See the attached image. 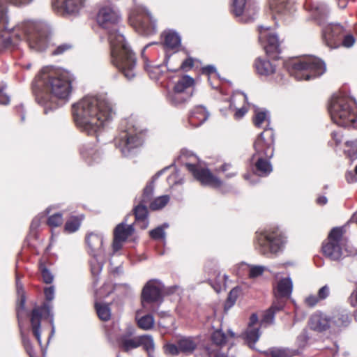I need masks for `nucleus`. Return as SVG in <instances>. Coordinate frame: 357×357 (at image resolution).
<instances>
[{
    "instance_id": "1",
    "label": "nucleus",
    "mask_w": 357,
    "mask_h": 357,
    "mask_svg": "<svg viewBox=\"0 0 357 357\" xmlns=\"http://www.w3.org/2000/svg\"><path fill=\"white\" fill-rule=\"evenodd\" d=\"M121 20L119 9L112 4L102 6L97 14L98 25L107 33L112 63L125 77L132 79L136 74V57L118 29Z\"/></svg>"
},
{
    "instance_id": "2",
    "label": "nucleus",
    "mask_w": 357,
    "mask_h": 357,
    "mask_svg": "<svg viewBox=\"0 0 357 357\" xmlns=\"http://www.w3.org/2000/svg\"><path fill=\"white\" fill-rule=\"evenodd\" d=\"M115 114L114 107L106 94L88 95L73 105L75 125L88 135H96L113 120Z\"/></svg>"
},
{
    "instance_id": "3",
    "label": "nucleus",
    "mask_w": 357,
    "mask_h": 357,
    "mask_svg": "<svg viewBox=\"0 0 357 357\" xmlns=\"http://www.w3.org/2000/svg\"><path fill=\"white\" fill-rule=\"evenodd\" d=\"M73 80V75L63 69L47 66L41 70L36 84L43 91L36 93V100L44 107L45 114L69 100Z\"/></svg>"
},
{
    "instance_id": "4",
    "label": "nucleus",
    "mask_w": 357,
    "mask_h": 357,
    "mask_svg": "<svg viewBox=\"0 0 357 357\" xmlns=\"http://www.w3.org/2000/svg\"><path fill=\"white\" fill-rule=\"evenodd\" d=\"M305 6L310 10L315 20L322 26V36L326 45L331 48L337 47L345 30L340 24H326V20L330 10L323 1L306 0Z\"/></svg>"
},
{
    "instance_id": "5",
    "label": "nucleus",
    "mask_w": 357,
    "mask_h": 357,
    "mask_svg": "<svg viewBox=\"0 0 357 357\" xmlns=\"http://www.w3.org/2000/svg\"><path fill=\"white\" fill-rule=\"evenodd\" d=\"M328 112L333 123L339 126H354L357 119V104L342 93L334 94L328 105Z\"/></svg>"
},
{
    "instance_id": "6",
    "label": "nucleus",
    "mask_w": 357,
    "mask_h": 357,
    "mask_svg": "<svg viewBox=\"0 0 357 357\" xmlns=\"http://www.w3.org/2000/svg\"><path fill=\"white\" fill-rule=\"evenodd\" d=\"M114 145L124 157H130L143 144V135L132 118L124 119L120 126V132L114 138Z\"/></svg>"
},
{
    "instance_id": "7",
    "label": "nucleus",
    "mask_w": 357,
    "mask_h": 357,
    "mask_svg": "<svg viewBox=\"0 0 357 357\" xmlns=\"http://www.w3.org/2000/svg\"><path fill=\"white\" fill-rule=\"evenodd\" d=\"M178 160L186 167L194 178L199 181L202 185L213 188L221 186L222 181L217 176H215L192 152L188 150H182Z\"/></svg>"
},
{
    "instance_id": "8",
    "label": "nucleus",
    "mask_w": 357,
    "mask_h": 357,
    "mask_svg": "<svg viewBox=\"0 0 357 357\" xmlns=\"http://www.w3.org/2000/svg\"><path fill=\"white\" fill-rule=\"evenodd\" d=\"M285 66L289 74L298 80H309L326 71L324 62L314 56L290 61L285 63Z\"/></svg>"
},
{
    "instance_id": "9",
    "label": "nucleus",
    "mask_w": 357,
    "mask_h": 357,
    "mask_svg": "<svg viewBox=\"0 0 357 357\" xmlns=\"http://www.w3.org/2000/svg\"><path fill=\"white\" fill-rule=\"evenodd\" d=\"M119 348L126 353H130L139 347H143L147 353L154 351V342L151 335H135V329L128 326L117 340Z\"/></svg>"
},
{
    "instance_id": "10",
    "label": "nucleus",
    "mask_w": 357,
    "mask_h": 357,
    "mask_svg": "<svg viewBox=\"0 0 357 357\" xmlns=\"http://www.w3.org/2000/svg\"><path fill=\"white\" fill-rule=\"evenodd\" d=\"M285 242L284 236L278 229L256 233L255 248L263 255L278 252Z\"/></svg>"
},
{
    "instance_id": "11",
    "label": "nucleus",
    "mask_w": 357,
    "mask_h": 357,
    "mask_svg": "<svg viewBox=\"0 0 357 357\" xmlns=\"http://www.w3.org/2000/svg\"><path fill=\"white\" fill-rule=\"evenodd\" d=\"M103 242L104 238L100 233L91 232L86 237L88 253L91 257V259L89 261L91 271L94 277L100 275L105 261Z\"/></svg>"
},
{
    "instance_id": "12",
    "label": "nucleus",
    "mask_w": 357,
    "mask_h": 357,
    "mask_svg": "<svg viewBox=\"0 0 357 357\" xmlns=\"http://www.w3.org/2000/svg\"><path fill=\"white\" fill-rule=\"evenodd\" d=\"M130 24L139 33L149 36L156 33V22L142 6L135 3L129 15Z\"/></svg>"
},
{
    "instance_id": "13",
    "label": "nucleus",
    "mask_w": 357,
    "mask_h": 357,
    "mask_svg": "<svg viewBox=\"0 0 357 357\" xmlns=\"http://www.w3.org/2000/svg\"><path fill=\"white\" fill-rule=\"evenodd\" d=\"M347 238L344 236L342 227H334L330 231L327 241L323 243L324 255L333 261L340 260L346 250Z\"/></svg>"
},
{
    "instance_id": "14",
    "label": "nucleus",
    "mask_w": 357,
    "mask_h": 357,
    "mask_svg": "<svg viewBox=\"0 0 357 357\" xmlns=\"http://www.w3.org/2000/svg\"><path fill=\"white\" fill-rule=\"evenodd\" d=\"M162 286L157 280H150L144 287L142 292L143 309L149 312H155L163 302Z\"/></svg>"
},
{
    "instance_id": "15",
    "label": "nucleus",
    "mask_w": 357,
    "mask_h": 357,
    "mask_svg": "<svg viewBox=\"0 0 357 357\" xmlns=\"http://www.w3.org/2000/svg\"><path fill=\"white\" fill-rule=\"evenodd\" d=\"M43 314H44L45 317L50 319V323L52 326L51 333L49 338H51L55 332L52 305L45 303L40 307H35L31 311L30 321L33 334L40 345H41V318Z\"/></svg>"
},
{
    "instance_id": "16",
    "label": "nucleus",
    "mask_w": 357,
    "mask_h": 357,
    "mask_svg": "<svg viewBox=\"0 0 357 357\" xmlns=\"http://www.w3.org/2000/svg\"><path fill=\"white\" fill-rule=\"evenodd\" d=\"M16 286L18 294L20 296V301L17 307V317L18 320V326L20 329V336L22 339V343L30 357H36V354L33 351L31 341L28 337L27 333L25 332L23 324V316L24 311L25 309L26 298L24 294L22 285L20 282L18 275L16 277Z\"/></svg>"
},
{
    "instance_id": "17",
    "label": "nucleus",
    "mask_w": 357,
    "mask_h": 357,
    "mask_svg": "<svg viewBox=\"0 0 357 357\" xmlns=\"http://www.w3.org/2000/svg\"><path fill=\"white\" fill-rule=\"evenodd\" d=\"M274 132L271 128H266L259 135L254 144L255 153L252 160L256 158H271L273 155Z\"/></svg>"
},
{
    "instance_id": "18",
    "label": "nucleus",
    "mask_w": 357,
    "mask_h": 357,
    "mask_svg": "<svg viewBox=\"0 0 357 357\" xmlns=\"http://www.w3.org/2000/svg\"><path fill=\"white\" fill-rule=\"evenodd\" d=\"M153 195V187L147 183L144 189L139 203L134 208L135 222L141 229H144L149 226L147 204L151 202Z\"/></svg>"
},
{
    "instance_id": "19",
    "label": "nucleus",
    "mask_w": 357,
    "mask_h": 357,
    "mask_svg": "<svg viewBox=\"0 0 357 357\" xmlns=\"http://www.w3.org/2000/svg\"><path fill=\"white\" fill-rule=\"evenodd\" d=\"M231 10L241 21L250 22L254 20L258 8L255 3H247L246 0H233Z\"/></svg>"
},
{
    "instance_id": "20",
    "label": "nucleus",
    "mask_w": 357,
    "mask_h": 357,
    "mask_svg": "<svg viewBox=\"0 0 357 357\" xmlns=\"http://www.w3.org/2000/svg\"><path fill=\"white\" fill-rule=\"evenodd\" d=\"M259 40L264 45L267 54L280 52L278 36L276 33L270 31L269 27L259 26Z\"/></svg>"
},
{
    "instance_id": "21",
    "label": "nucleus",
    "mask_w": 357,
    "mask_h": 357,
    "mask_svg": "<svg viewBox=\"0 0 357 357\" xmlns=\"http://www.w3.org/2000/svg\"><path fill=\"white\" fill-rule=\"evenodd\" d=\"M134 232L132 225H126L124 222L119 224L114 231V239L112 243V255L120 250L123 243Z\"/></svg>"
},
{
    "instance_id": "22",
    "label": "nucleus",
    "mask_w": 357,
    "mask_h": 357,
    "mask_svg": "<svg viewBox=\"0 0 357 357\" xmlns=\"http://www.w3.org/2000/svg\"><path fill=\"white\" fill-rule=\"evenodd\" d=\"M85 0H53L55 9H61L68 14L77 13L84 6Z\"/></svg>"
},
{
    "instance_id": "23",
    "label": "nucleus",
    "mask_w": 357,
    "mask_h": 357,
    "mask_svg": "<svg viewBox=\"0 0 357 357\" xmlns=\"http://www.w3.org/2000/svg\"><path fill=\"white\" fill-rule=\"evenodd\" d=\"M309 325L311 329L318 332L325 331L333 327L331 318L322 312L313 314L310 319Z\"/></svg>"
},
{
    "instance_id": "24",
    "label": "nucleus",
    "mask_w": 357,
    "mask_h": 357,
    "mask_svg": "<svg viewBox=\"0 0 357 357\" xmlns=\"http://www.w3.org/2000/svg\"><path fill=\"white\" fill-rule=\"evenodd\" d=\"M209 115V112L204 106L197 105L193 108L189 115V123L192 127H199L208 119Z\"/></svg>"
},
{
    "instance_id": "25",
    "label": "nucleus",
    "mask_w": 357,
    "mask_h": 357,
    "mask_svg": "<svg viewBox=\"0 0 357 357\" xmlns=\"http://www.w3.org/2000/svg\"><path fill=\"white\" fill-rule=\"evenodd\" d=\"M294 0H269V6L273 13L286 15L294 10Z\"/></svg>"
},
{
    "instance_id": "26",
    "label": "nucleus",
    "mask_w": 357,
    "mask_h": 357,
    "mask_svg": "<svg viewBox=\"0 0 357 357\" xmlns=\"http://www.w3.org/2000/svg\"><path fill=\"white\" fill-rule=\"evenodd\" d=\"M293 283L290 278H282L278 282L274 291L275 297L278 298H287L292 292Z\"/></svg>"
},
{
    "instance_id": "27",
    "label": "nucleus",
    "mask_w": 357,
    "mask_h": 357,
    "mask_svg": "<svg viewBox=\"0 0 357 357\" xmlns=\"http://www.w3.org/2000/svg\"><path fill=\"white\" fill-rule=\"evenodd\" d=\"M164 45L167 49L177 50L181 45V36L174 31L169 30L162 33Z\"/></svg>"
},
{
    "instance_id": "28",
    "label": "nucleus",
    "mask_w": 357,
    "mask_h": 357,
    "mask_svg": "<svg viewBox=\"0 0 357 357\" xmlns=\"http://www.w3.org/2000/svg\"><path fill=\"white\" fill-rule=\"evenodd\" d=\"M255 68L257 73L263 76H268L275 72V66L268 60L257 58L255 61Z\"/></svg>"
},
{
    "instance_id": "29",
    "label": "nucleus",
    "mask_w": 357,
    "mask_h": 357,
    "mask_svg": "<svg viewBox=\"0 0 357 357\" xmlns=\"http://www.w3.org/2000/svg\"><path fill=\"white\" fill-rule=\"evenodd\" d=\"M264 354L270 357H294L299 355L298 350H293L289 347H271Z\"/></svg>"
},
{
    "instance_id": "30",
    "label": "nucleus",
    "mask_w": 357,
    "mask_h": 357,
    "mask_svg": "<svg viewBox=\"0 0 357 357\" xmlns=\"http://www.w3.org/2000/svg\"><path fill=\"white\" fill-rule=\"evenodd\" d=\"M270 158L265 157L256 158L255 160V173L259 176H266L273 170L272 166L269 162Z\"/></svg>"
},
{
    "instance_id": "31",
    "label": "nucleus",
    "mask_w": 357,
    "mask_h": 357,
    "mask_svg": "<svg viewBox=\"0 0 357 357\" xmlns=\"http://www.w3.org/2000/svg\"><path fill=\"white\" fill-rule=\"evenodd\" d=\"M193 84L194 79L188 75H184L178 79L172 91L178 93H192L190 90Z\"/></svg>"
},
{
    "instance_id": "32",
    "label": "nucleus",
    "mask_w": 357,
    "mask_h": 357,
    "mask_svg": "<svg viewBox=\"0 0 357 357\" xmlns=\"http://www.w3.org/2000/svg\"><path fill=\"white\" fill-rule=\"evenodd\" d=\"M191 96L192 93H183L171 91L168 93L167 98L170 104L179 106L188 102Z\"/></svg>"
},
{
    "instance_id": "33",
    "label": "nucleus",
    "mask_w": 357,
    "mask_h": 357,
    "mask_svg": "<svg viewBox=\"0 0 357 357\" xmlns=\"http://www.w3.org/2000/svg\"><path fill=\"white\" fill-rule=\"evenodd\" d=\"M105 335L107 341L111 344H117V340L121 335L120 326L118 322H114L112 325L105 326Z\"/></svg>"
},
{
    "instance_id": "34",
    "label": "nucleus",
    "mask_w": 357,
    "mask_h": 357,
    "mask_svg": "<svg viewBox=\"0 0 357 357\" xmlns=\"http://www.w3.org/2000/svg\"><path fill=\"white\" fill-rule=\"evenodd\" d=\"M180 351L186 354H192L197 347V343L191 337H185L177 342Z\"/></svg>"
},
{
    "instance_id": "35",
    "label": "nucleus",
    "mask_w": 357,
    "mask_h": 357,
    "mask_svg": "<svg viewBox=\"0 0 357 357\" xmlns=\"http://www.w3.org/2000/svg\"><path fill=\"white\" fill-rule=\"evenodd\" d=\"M241 266L245 267L244 269L248 271V278L250 279H255L261 276L265 271L267 270V267L261 265H253L246 263H242Z\"/></svg>"
},
{
    "instance_id": "36",
    "label": "nucleus",
    "mask_w": 357,
    "mask_h": 357,
    "mask_svg": "<svg viewBox=\"0 0 357 357\" xmlns=\"http://www.w3.org/2000/svg\"><path fill=\"white\" fill-rule=\"evenodd\" d=\"M80 153L86 160H88L89 163L98 162L100 156V152L92 146L82 148Z\"/></svg>"
},
{
    "instance_id": "37",
    "label": "nucleus",
    "mask_w": 357,
    "mask_h": 357,
    "mask_svg": "<svg viewBox=\"0 0 357 357\" xmlns=\"http://www.w3.org/2000/svg\"><path fill=\"white\" fill-rule=\"evenodd\" d=\"M260 335L258 327L248 328L245 332V341L250 348L254 349V345L259 339Z\"/></svg>"
},
{
    "instance_id": "38",
    "label": "nucleus",
    "mask_w": 357,
    "mask_h": 357,
    "mask_svg": "<svg viewBox=\"0 0 357 357\" xmlns=\"http://www.w3.org/2000/svg\"><path fill=\"white\" fill-rule=\"evenodd\" d=\"M344 153L351 162L357 159V139L348 140L345 142Z\"/></svg>"
},
{
    "instance_id": "39",
    "label": "nucleus",
    "mask_w": 357,
    "mask_h": 357,
    "mask_svg": "<svg viewBox=\"0 0 357 357\" xmlns=\"http://www.w3.org/2000/svg\"><path fill=\"white\" fill-rule=\"evenodd\" d=\"M98 317L102 321H107L111 317V309L109 304L98 303L95 305Z\"/></svg>"
},
{
    "instance_id": "40",
    "label": "nucleus",
    "mask_w": 357,
    "mask_h": 357,
    "mask_svg": "<svg viewBox=\"0 0 357 357\" xmlns=\"http://www.w3.org/2000/svg\"><path fill=\"white\" fill-rule=\"evenodd\" d=\"M332 326L336 327L347 326L349 324V317L347 313H337L331 318Z\"/></svg>"
},
{
    "instance_id": "41",
    "label": "nucleus",
    "mask_w": 357,
    "mask_h": 357,
    "mask_svg": "<svg viewBox=\"0 0 357 357\" xmlns=\"http://www.w3.org/2000/svg\"><path fill=\"white\" fill-rule=\"evenodd\" d=\"M169 201V195H162L155 198L154 200L149 203L151 210H159L165 207Z\"/></svg>"
},
{
    "instance_id": "42",
    "label": "nucleus",
    "mask_w": 357,
    "mask_h": 357,
    "mask_svg": "<svg viewBox=\"0 0 357 357\" xmlns=\"http://www.w3.org/2000/svg\"><path fill=\"white\" fill-rule=\"evenodd\" d=\"M265 121H267V123H268L267 126H268L270 123L269 118L268 116V112L266 110H264V111L256 110L255 113L254 118H253V122H254L255 126L258 128H261L263 123Z\"/></svg>"
},
{
    "instance_id": "43",
    "label": "nucleus",
    "mask_w": 357,
    "mask_h": 357,
    "mask_svg": "<svg viewBox=\"0 0 357 357\" xmlns=\"http://www.w3.org/2000/svg\"><path fill=\"white\" fill-rule=\"evenodd\" d=\"M138 326L144 330H150L153 327L154 318L151 314H146L137 321Z\"/></svg>"
},
{
    "instance_id": "44",
    "label": "nucleus",
    "mask_w": 357,
    "mask_h": 357,
    "mask_svg": "<svg viewBox=\"0 0 357 357\" xmlns=\"http://www.w3.org/2000/svg\"><path fill=\"white\" fill-rule=\"evenodd\" d=\"M211 341L217 346H222L227 342V335L221 329L215 330L211 334Z\"/></svg>"
},
{
    "instance_id": "45",
    "label": "nucleus",
    "mask_w": 357,
    "mask_h": 357,
    "mask_svg": "<svg viewBox=\"0 0 357 357\" xmlns=\"http://www.w3.org/2000/svg\"><path fill=\"white\" fill-rule=\"evenodd\" d=\"M308 341V336L306 334L305 331H303L301 334H299L296 340L295 345L296 347V349H293V350H298L299 351V355L303 352L305 347L307 346Z\"/></svg>"
},
{
    "instance_id": "46",
    "label": "nucleus",
    "mask_w": 357,
    "mask_h": 357,
    "mask_svg": "<svg viewBox=\"0 0 357 357\" xmlns=\"http://www.w3.org/2000/svg\"><path fill=\"white\" fill-rule=\"evenodd\" d=\"M238 292L239 290L237 288H234L230 291L225 305V310H227L234 305L238 296Z\"/></svg>"
},
{
    "instance_id": "47",
    "label": "nucleus",
    "mask_w": 357,
    "mask_h": 357,
    "mask_svg": "<svg viewBox=\"0 0 357 357\" xmlns=\"http://www.w3.org/2000/svg\"><path fill=\"white\" fill-rule=\"evenodd\" d=\"M80 227V222L77 218H72L65 225V230L72 233L76 231Z\"/></svg>"
},
{
    "instance_id": "48",
    "label": "nucleus",
    "mask_w": 357,
    "mask_h": 357,
    "mask_svg": "<svg viewBox=\"0 0 357 357\" xmlns=\"http://www.w3.org/2000/svg\"><path fill=\"white\" fill-rule=\"evenodd\" d=\"M63 223L62 214L60 213H55L49 217L47 225L52 227H56Z\"/></svg>"
},
{
    "instance_id": "49",
    "label": "nucleus",
    "mask_w": 357,
    "mask_h": 357,
    "mask_svg": "<svg viewBox=\"0 0 357 357\" xmlns=\"http://www.w3.org/2000/svg\"><path fill=\"white\" fill-rule=\"evenodd\" d=\"M43 281L47 284L52 282L54 276L52 273L44 266L40 267Z\"/></svg>"
},
{
    "instance_id": "50",
    "label": "nucleus",
    "mask_w": 357,
    "mask_h": 357,
    "mask_svg": "<svg viewBox=\"0 0 357 357\" xmlns=\"http://www.w3.org/2000/svg\"><path fill=\"white\" fill-rule=\"evenodd\" d=\"M160 66L158 65L155 66H147V71L149 74V76L153 79H158L160 77V75L162 71L160 69Z\"/></svg>"
},
{
    "instance_id": "51",
    "label": "nucleus",
    "mask_w": 357,
    "mask_h": 357,
    "mask_svg": "<svg viewBox=\"0 0 357 357\" xmlns=\"http://www.w3.org/2000/svg\"><path fill=\"white\" fill-rule=\"evenodd\" d=\"M165 352L167 355L176 356L178 355L181 351L178 345L174 344H167L165 346Z\"/></svg>"
},
{
    "instance_id": "52",
    "label": "nucleus",
    "mask_w": 357,
    "mask_h": 357,
    "mask_svg": "<svg viewBox=\"0 0 357 357\" xmlns=\"http://www.w3.org/2000/svg\"><path fill=\"white\" fill-rule=\"evenodd\" d=\"M150 236L152 238L155 240L164 238L165 232L164 231L163 227H158L155 229L150 231Z\"/></svg>"
},
{
    "instance_id": "53",
    "label": "nucleus",
    "mask_w": 357,
    "mask_h": 357,
    "mask_svg": "<svg viewBox=\"0 0 357 357\" xmlns=\"http://www.w3.org/2000/svg\"><path fill=\"white\" fill-rule=\"evenodd\" d=\"M236 349L234 346H231L228 349V351L227 354L224 353H215L211 354V357H236Z\"/></svg>"
},
{
    "instance_id": "54",
    "label": "nucleus",
    "mask_w": 357,
    "mask_h": 357,
    "mask_svg": "<svg viewBox=\"0 0 357 357\" xmlns=\"http://www.w3.org/2000/svg\"><path fill=\"white\" fill-rule=\"evenodd\" d=\"M342 45L345 47H351L355 43V38L351 34H344L342 38Z\"/></svg>"
},
{
    "instance_id": "55",
    "label": "nucleus",
    "mask_w": 357,
    "mask_h": 357,
    "mask_svg": "<svg viewBox=\"0 0 357 357\" xmlns=\"http://www.w3.org/2000/svg\"><path fill=\"white\" fill-rule=\"evenodd\" d=\"M329 294H330V288L327 284H326L319 289L317 296L318 297L319 300L321 301L325 300L326 298H328Z\"/></svg>"
},
{
    "instance_id": "56",
    "label": "nucleus",
    "mask_w": 357,
    "mask_h": 357,
    "mask_svg": "<svg viewBox=\"0 0 357 357\" xmlns=\"http://www.w3.org/2000/svg\"><path fill=\"white\" fill-rule=\"evenodd\" d=\"M320 301L316 295L310 294L305 300V304L310 307H314Z\"/></svg>"
},
{
    "instance_id": "57",
    "label": "nucleus",
    "mask_w": 357,
    "mask_h": 357,
    "mask_svg": "<svg viewBox=\"0 0 357 357\" xmlns=\"http://www.w3.org/2000/svg\"><path fill=\"white\" fill-rule=\"evenodd\" d=\"M72 47V45L69 43H63L59 45L53 52L52 54L54 55H59L65 52L66 51L70 50Z\"/></svg>"
},
{
    "instance_id": "58",
    "label": "nucleus",
    "mask_w": 357,
    "mask_h": 357,
    "mask_svg": "<svg viewBox=\"0 0 357 357\" xmlns=\"http://www.w3.org/2000/svg\"><path fill=\"white\" fill-rule=\"evenodd\" d=\"M275 314V312L269 308L264 314L262 321L266 324H273L274 322Z\"/></svg>"
},
{
    "instance_id": "59",
    "label": "nucleus",
    "mask_w": 357,
    "mask_h": 357,
    "mask_svg": "<svg viewBox=\"0 0 357 357\" xmlns=\"http://www.w3.org/2000/svg\"><path fill=\"white\" fill-rule=\"evenodd\" d=\"M275 298L276 301L273 302L270 309L276 313L277 312L280 311L283 308L284 303L283 301V298Z\"/></svg>"
},
{
    "instance_id": "60",
    "label": "nucleus",
    "mask_w": 357,
    "mask_h": 357,
    "mask_svg": "<svg viewBox=\"0 0 357 357\" xmlns=\"http://www.w3.org/2000/svg\"><path fill=\"white\" fill-rule=\"evenodd\" d=\"M194 66V59L192 57H188L183 61L180 66V68L184 71H188L191 69Z\"/></svg>"
},
{
    "instance_id": "61",
    "label": "nucleus",
    "mask_w": 357,
    "mask_h": 357,
    "mask_svg": "<svg viewBox=\"0 0 357 357\" xmlns=\"http://www.w3.org/2000/svg\"><path fill=\"white\" fill-rule=\"evenodd\" d=\"M45 298L47 301H52L54 298V287L53 286L46 287L44 290Z\"/></svg>"
},
{
    "instance_id": "62",
    "label": "nucleus",
    "mask_w": 357,
    "mask_h": 357,
    "mask_svg": "<svg viewBox=\"0 0 357 357\" xmlns=\"http://www.w3.org/2000/svg\"><path fill=\"white\" fill-rule=\"evenodd\" d=\"M4 86L0 89V104L7 105L10 102V97L4 93Z\"/></svg>"
},
{
    "instance_id": "63",
    "label": "nucleus",
    "mask_w": 357,
    "mask_h": 357,
    "mask_svg": "<svg viewBox=\"0 0 357 357\" xmlns=\"http://www.w3.org/2000/svg\"><path fill=\"white\" fill-rule=\"evenodd\" d=\"M332 139L334 140L335 145H339L342 140V134L340 131H333L331 133Z\"/></svg>"
},
{
    "instance_id": "64",
    "label": "nucleus",
    "mask_w": 357,
    "mask_h": 357,
    "mask_svg": "<svg viewBox=\"0 0 357 357\" xmlns=\"http://www.w3.org/2000/svg\"><path fill=\"white\" fill-rule=\"evenodd\" d=\"M203 73L208 75V80L211 79V75L213 73H216V69L215 66L212 65H208L202 68Z\"/></svg>"
}]
</instances>
